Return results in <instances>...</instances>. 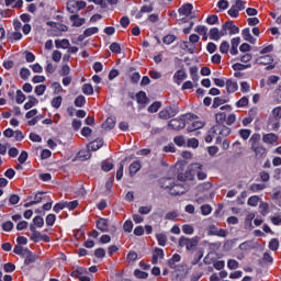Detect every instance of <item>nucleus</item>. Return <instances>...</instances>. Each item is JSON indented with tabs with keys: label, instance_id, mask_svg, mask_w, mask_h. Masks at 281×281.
I'll return each instance as SVG.
<instances>
[{
	"label": "nucleus",
	"instance_id": "obj_43",
	"mask_svg": "<svg viewBox=\"0 0 281 281\" xmlns=\"http://www.w3.org/2000/svg\"><path fill=\"white\" fill-rule=\"evenodd\" d=\"M98 32H99V29L98 27H89V29H87L85 32H83V34H85V36H86V38L87 37H89V36H93V34H98Z\"/></svg>",
	"mask_w": 281,
	"mask_h": 281
},
{
	"label": "nucleus",
	"instance_id": "obj_46",
	"mask_svg": "<svg viewBox=\"0 0 281 281\" xmlns=\"http://www.w3.org/2000/svg\"><path fill=\"white\" fill-rule=\"evenodd\" d=\"M189 168H190L191 172H195L198 175L199 172H201V168H203V166L199 162H195V164L190 165Z\"/></svg>",
	"mask_w": 281,
	"mask_h": 281
},
{
	"label": "nucleus",
	"instance_id": "obj_18",
	"mask_svg": "<svg viewBox=\"0 0 281 281\" xmlns=\"http://www.w3.org/2000/svg\"><path fill=\"white\" fill-rule=\"evenodd\" d=\"M70 21H72V25L75 27H80L81 25H85V18H80L78 14H74L70 16Z\"/></svg>",
	"mask_w": 281,
	"mask_h": 281
},
{
	"label": "nucleus",
	"instance_id": "obj_20",
	"mask_svg": "<svg viewBox=\"0 0 281 281\" xmlns=\"http://www.w3.org/2000/svg\"><path fill=\"white\" fill-rule=\"evenodd\" d=\"M139 170H142V165L139 164V161H134L130 165L131 177H135V175H137V172H139Z\"/></svg>",
	"mask_w": 281,
	"mask_h": 281
},
{
	"label": "nucleus",
	"instance_id": "obj_38",
	"mask_svg": "<svg viewBox=\"0 0 281 281\" xmlns=\"http://www.w3.org/2000/svg\"><path fill=\"white\" fill-rule=\"evenodd\" d=\"M33 225H35L36 227H43L45 225V220L37 215L33 218Z\"/></svg>",
	"mask_w": 281,
	"mask_h": 281
},
{
	"label": "nucleus",
	"instance_id": "obj_35",
	"mask_svg": "<svg viewBox=\"0 0 281 281\" xmlns=\"http://www.w3.org/2000/svg\"><path fill=\"white\" fill-rule=\"evenodd\" d=\"M87 103V99L85 98V95H79L76 98L75 100V106H85V104Z\"/></svg>",
	"mask_w": 281,
	"mask_h": 281
},
{
	"label": "nucleus",
	"instance_id": "obj_61",
	"mask_svg": "<svg viewBox=\"0 0 281 281\" xmlns=\"http://www.w3.org/2000/svg\"><path fill=\"white\" fill-rule=\"evenodd\" d=\"M94 256L95 258H104V256H106V250H104V248H98L94 251Z\"/></svg>",
	"mask_w": 281,
	"mask_h": 281
},
{
	"label": "nucleus",
	"instance_id": "obj_40",
	"mask_svg": "<svg viewBox=\"0 0 281 281\" xmlns=\"http://www.w3.org/2000/svg\"><path fill=\"white\" fill-rule=\"evenodd\" d=\"M170 112L168 111V108H165L159 112V119L160 120H170Z\"/></svg>",
	"mask_w": 281,
	"mask_h": 281
},
{
	"label": "nucleus",
	"instance_id": "obj_7",
	"mask_svg": "<svg viewBox=\"0 0 281 281\" xmlns=\"http://www.w3.org/2000/svg\"><path fill=\"white\" fill-rule=\"evenodd\" d=\"M209 236H220V238H227V231L211 225L209 227Z\"/></svg>",
	"mask_w": 281,
	"mask_h": 281
},
{
	"label": "nucleus",
	"instance_id": "obj_31",
	"mask_svg": "<svg viewBox=\"0 0 281 281\" xmlns=\"http://www.w3.org/2000/svg\"><path fill=\"white\" fill-rule=\"evenodd\" d=\"M82 93L85 95H93V86L86 83L82 86Z\"/></svg>",
	"mask_w": 281,
	"mask_h": 281
},
{
	"label": "nucleus",
	"instance_id": "obj_52",
	"mask_svg": "<svg viewBox=\"0 0 281 281\" xmlns=\"http://www.w3.org/2000/svg\"><path fill=\"white\" fill-rule=\"evenodd\" d=\"M173 142L177 146H186V137L183 136H176Z\"/></svg>",
	"mask_w": 281,
	"mask_h": 281
},
{
	"label": "nucleus",
	"instance_id": "obj_44",
	"mask_svg": "<svg viewBox=\"0 0 281 281\" xmlns=\"http://www.w3.org/2000/svg\"><path fill=\"white\" fill-rule=\"evenodd\" d=\"M175 41H177V36H175V35H166L162 40L165 45H172V43H175Z\"/></svg>",
	"mask_w": 281,
	"mask_h": 281
},
{
	"label": "nucleus",
	"instance_id": "obj_39",
	"mask_svg": "<svg viewBox=\"0 0 281 281\" xmlns=\"http://www.w3.org/2000/svg\"><path fill=\"white\" fill-rule=\"evenodd\" d=\"M269 247L272 251H278V249L280 247V241L278 239L273 238L270 240Z\"/></svg>",
	"mask_w": 281,
	"mask_h": 281
},
{
	"label": "nucleus",
	"instance_id": "obj_54",
	"mask_svg": "<svg viewBox=\"0 0 281 281\" xmlns=\"http://www.w3.org/2000/svg\"><path fill=\"white\" fill-rule=\"evenodd\" d=\"M13 228H14V223H12L10 221L2 224V229L4 232H12Z\"/></svg>",
	"mask_w": 281,
	"mask_h": 281
},
{
	"label": "nucleus",
	"instance_id": "obj_25",
	"mask_svg": "<svg viewBox=\"0 0 281 281\" xmlns=\"http://www.w3.org/2000/svg\"><path fill=\"white\" fill-rule=\"evenodd\" d=\"M229 102V98H222V97H216L214 100H213V109H218V106H221V104H225Z\"/></svg>",
	"mask_w": 281,
	"mask_h": 281
},
{
	"label": "nucleus",
	"instance_id": "obj_16",
	"mask_svg": "<svg viewBox=\"0 0 281 281\" xmlns=\"http://www.w3.org/2000/svg\"><path fill=\"white\" fill-rule=\"evenodd\" d=\"M262 142L265 144H276L278 142V135L270 133L262 136Z\"/></svg>",
	"mask_w": 281,
	"mask_h": 281
},
{
	"label": "nucleus",
	"instance_id": "obj_21",
	"mask_svg": "<svg viewBox=\"0 0 281 281\" xmlns=\"http://www.w3.org/2000/svg\"><path fill=\"white\" fill-rule=\"evenodd\" d=\"M160 184H161V188H164L165 190H172V188L175 187V183L172 182V179L171 178H162L160 180Z\"/></svg>",
	"mask_w": 281,
	"mask_h": 281
},
{
	"label": "nucleus",
	"instance_id": "obj_49",
	"mask_svg": "<svg viewBox=\"0 0 281 281\" xmlns=\"http://www.w3.org/2000/svg\"><path fill=\"white\" fill-rule=\"evenodd\" d=\"M201 212L204 216H207L209 214H212V206H210V204H204L201 206Z\"/></svg>",
	"mask_w": 281,
	"mask_h": 281
},
{
	"label": "nucleus",
	"instance_id": "obj_3",
	"mask_svg": "<svg viewBox=\"0 0 281 281\" xmlns=\"http://www.w3.org/2000/svg\"><path fill=\"white\" fill-rule=\"evenodd\" d=\"M85 8H87V2L82 0H69L67 3V10L70 12V14L80 12V10H85Z\"/></svg>",
	"mask_w": 281,
	"mask_h": 281
},
{
	"label": "nucleus",
	"instance_id": "obj_36",
	"mask_svg": "<svg viewBox=\"0 0 281 281\" xmlns=\"http://www.w3.org/2000/svg\"><path fill=\"white\" fill-rule=\"evenodd\" d=\"M259 210L262 216H267V214H269V204L267 202H261L259 205Z\"/></svg>",
	"mask_w": 281,
	"mask_h": 281
},
{
	"label": "nucleus",
	"instance_id": "obj_23",
	"mask_svg": "<svg viewBox=\"0 0 281 281\" xmlns=\"http://www.w3.org/2000/svg\"><path fill=\"white\" fill-rule=\"evenodd\" d=\"M27 98H29V102L24 104L25 111H30L32 106H36V104H38V99H36L35 97L29 95Z\"/></svg>",
	"mask_w": 281,
	"mask_h": 281
},
{
	"label": "nucleus",
	"instance_id": "obj_51",
	"mask_svg": "<svg viewBox=\"0 0 281 281\" xmlns=\"http://www.w3.org/2000/svg\"><path fill=\"white\" fill-rule=\"evenodd\" d=\"M138 212L139 214H150V212H153V205L140 206Z\"/></svg>",
	"mask_w": 281,
	"mask_h": 281
},
{
	"label": "nucleus",
	"instance_id": "obj_32",
	"mask_svg": "<svg viewBox=\"0 0 281 281\" xmlns=\"http://www.w3.org/2000/svg\"><path fill=\"white\" fill-rule=\"evenodd\" d=\"M136 99L138 104H146V100H147L146 92L144 91L138 92L136 94Z\"/></svg>",
	"mask_w": 281,
	"mask_h": 281
},
{
	"label": "nucleus",
	"instance_id": "obj_33",
	"mask_svg": "<svg viewBox=\"0 0 281 281\" xmlns=\"http://www.w3.org/2000/svg\"><path fill=\"white\" fill-rule=\"evenodd\" d=\"M260 203V198L258 195H252L248 199V205L256 207Z\"/></svg>",
	"mask_w": 281,
	"mask_h": 281
},
{
	"label": "nucleus",
	"instance_id": "obj_56",
	"mask_svg": "<svg viewBox=\"0 0 281 281\" xmlns=\"http://www.w3.org/2000/svg\"><path fill=\"white\" fill-rule=\"evenodd\" d=\"M182 232H183V234L192 235V234H194V227L186 224L182 226Z\"/></svg>",
	"mask_w": 281,
	"mask_h": 281
},
{
	"label": "nucleus",
	"instance_id": "obj_10",
	"mask_svg": "<svg viewBox=\"0 0 281 281\" xmlns=\"http://www.w3.org/2000/svg\"><path fill=\"white\" fill-rule=\"evenodd\" d=\"M256 65H271L273 57L271 55H265L255 60Z\"/></svg>",
	"mask_w": 281,
	"mask_h": 281
},
{
	"label": "nucleus",
	"instance_id": "obj_30",
	"mask_svg": "<svg viewBox=\"0 0 281 281\" xmlns=\"http://www.w3.org/2000/svg\"><path fill=\"white\" fill-rule=\"evenodd\" d=\"M215 120L217 122V125H223L227 120V114H225V112H220L216 114Z\"/></svg>",
	"mask_w": 281,
	"mask_h": 281
},
{
	"label": "nucleus",
	"instance_id": "obj_62",
	"mask_svg": "<svg viewBox=\"0 0 281 281\" xmlns=\"http://www.w3.org/2000/svg\"><path fill=\"white\" fill-rule=\"evenodd\" d=\"M124 232L131 233L133 232V222L132 221H126L123 225Z\"/></svg>",
	"mask_w": 281,
	"mask_h": 281
},
{
	"label": "nucleus",
	"instance_id": "obj_55",
	"mask_svg": "<svg viewBox=\"0 0 281 281\" xmlns=\"http://www.w3.org/2000/svg\"><path fill=\"white\" fill-rule=\"evenodd\" d=\"M266 186L265 184H251L249 187V190H251V192H260V190H265Z\"/></svg>",
	"mask_w": 281,
	"mask_h": 281
},
{
	"label": "nucleus",
	"instance_id": "obj_34",
	"mask_svg": "<svg viewBox=\"0 0 281 281\" xmlns=\"http://www.w3.org/2000/svg\"><path fill=\"white\" fill-rule=\"evenodd\" d=\"M159 109H161V102L156 101L151 105H149L148 111H149V113H157V111H159Z\"/></svg>",
	"mask_w": 281,
	"mask_h": 281
},
{
	"label": "nucleus",
	"instance_id": "obj_4",
	"mask_svg": "<svg viewBox=\"0 0 281 281\" xmlns=\"http://www.w3.org/2000/svg\"><path fill=\"white\" fill-rule=\"evenodd\" d=\"M169 127L173 131H181L186 128V115L169 121Z\"/></svg>",
	"mask_w": 281,
	"mask_h": 281
},
{
	"label": "nucleus",
	"instance_id": "obj_63",
	"mask_svg": "<svg viewBox=\"0 0 281 281\" xmlns=\"http://www.w3.org/2000/svg\"><path fill=\"white\" fill-rule=\"evenodd\" d=\"M60 58H63V53H60L59 50H54L53 52V60L55 63H60Z\"/></svg>",
	"mask_w": 281,
	"mask_h": 281
},
{
	"label": "nucleus",
	"instance_id": "obj_8",
	"mask_svg": "<svg viewBox=\"0 0 281 281\" xmlns=\"http://www.w3.org/2000/svg\"><path fill=\"white\" fill-rule=\"evenodd\" d=\"M169 192L170 194H173V196H178L179 194H186L188 189L183 187V184H173Z\"/></svg>",
	"mask_w": 281,
	"mask_h": 281
},
{
	"label": "nucleus",
	"instance_id": "obj_45",
	"mask_svg": "<svg viewBox=\"0 0 281 281\" xmlns=\"http://www.w3.org/2000/svg\"><path fill=\"white\" fill-rule=\"evenodd\" d=\"M31 71H30V69H27V68H22L21 70H20V76H21V79L22 80H27V78H30V76H31Z\"/></svg>",
	"mask_w": 281,
	"mask_h": 281
},
{
	"label": "nucleus",
	"instance_id": "obj_29",
	"mask_svg": "<svg viewBox=\"0 0 281 281\" xmlns=\"http://www.w3.org/2000/svg\"><path fill=\"white\" fill-rule=\"evenodd\" d=\"M173 78L177 80L178 85H181V81L186 80V78H188V75L183 70H178L175 74Z\"/></svg>",
	"mask_w": 281,
	"mask_h": 281
},
{
	"label": "nucleus",
	"instance_id": "obj_50",
	"mask_svg": "<svg viewBox=\"0 0 281 281\" xmlns=\"http://www.w3.org/2000/svg\"><path fill=\"white\" fill-rule=\"evenodd\" d=\"M134 276L136 278H139L140 280H146V278H148V272H144L142 270H135Z\"/></svg>",
	"mask_w": 281,
	"mask_h": 281
},
{
	"label": "nucleus",
	"instance_id": "obj_47",
	"mask_svg": "<svg viewBox=\"0 0 281 281\" xmlns=\"http://www.w3.org/2000/svg\"><path fill=\"white\" fill-rule=\"evenodd\" d=\"M249 104V99L247 97H243L239 101L236 102L237 108L247 106Z\"/></svg>",
	"mask_w": 281,
	"mask_h": 281
},
{
	"label": "nucleus",
	"instance_id": "obj_15",
	"mask_svg": "<svg viewBox=\"0 0 281 281\" xmlns=\"http://www.w3.org/2000/svg\"><path fill=\"white\" fill-rule=\"evenodd\" d=\"M226 91H227V93H234V92L238 91V83H236L232 79H228L226 81Z\"/></svg>",
	"mask_w": 281,
	"mask_h": 281
},
{
	"label": "nucleus",
	"instance_id": "obj_59",
	"mask_svg": "<svg viewBox=\"0 0 281 281\" xmlns=\"http://www.w3.org/2000/svg\"><path fill=\"white\" fill-rule=\"evenodd\" d=\"M45 89H47V87L45 85L36 86L35 87L36 95H43V93H45Z\"/></svg>",
	"mask_w": 281,
	"mask_h": 281
},
{
	"label": "nucleus",
	"instance_id": "obj_41",
	"mask_svg": "<svg viewBox=\"0 0 281 281\" xmlns=\"http://www.w3.org/2000/svg\"><path fill=\"white\" fill-rule=\"evenodd\" d=\"M157 240H158V244L161 246V247H166V243L168 240V237H166V235L164 234H158L156 236Z\"/></svg>",
	"mask_w": 281,
	"mask_h": 281
},
{
	"label": "nucleus",
	"instance_id": "obj_60",
	"mask_svg": "<svg viewBox=\"0 0 281 281\" xmlns=\"http://www.w3.org/2000/svg\"><path fill=\"white\" fill-rule=\"evenodd\" d=\"M227 267L231 270L238 269V261H236L235 259H229L227 261Z\"/></svg>",
	"mask_w": 281,
	"mask_h": 281
},
{
	"label": "nucleus",
	"instance_id": "obj_6",
	"mask_svg": "<svg viewBox=\"0 0 281 281\" xmlns=\"http://www.w3.org/2000/svg\"><path fill=\"white\" fill-rule=\"evenodd\" d=\"M210 133H214V135H221V137H227L232 133V128L222 125H215L211 128Z\"/></svg>",
	"mask_w": 281,
	"mask_h": 281
},
{
	"label": "nucleus",
	"instance_id": "obj_9",
	"mask_svg": "<svg viewBox=\"0 0 281 281\" xmlns=\"http://www.w3.org/2000/svg\"><path fill=\"white\" fill-rule=\"evenodd\" d=\"M102 146H104V140L98 138L91 143H89V145L87 146L88 150H100V148H102Z\"/></svg>",
	"mask_w": 281,
	"mask_h": 281
},
{
	"label": "nucleus",
	"instance_id": "obj_22",
	"mask_svg": "<svg viewBox=\"0 0 281 281\" xmlns=\"http://www.w3.org/2000/svg\"><path fill=\"white\" fill-rule=\"evenodd\" d=\"M102 128H104V131H112V128H115V119L108 117L106 121L102 124Z\"/></svg>",
	"mask_w": 281,
	"mask_h": 281
},
{
	"label": "nucleus",
	"instance_id": "obj_58",
	"mask_svg": "<svg viewBox=\"0 0 281 281\" xmlns=\"http://www.w3.org/2000/svg\"><path fill=\"white\" fill-rule=\"evenodd\" d=\"M239 135H240L241 139H249V136L251 135V131L250 130H240Z\"/></svg>",
	"mask_w": 281,
	"mask_h": 281
},
{
	"label": "nucleus",
	"instance_id": "obj_28",
	"mask_svg": "<svg viewBox=\"0 0 281 281\" xmlns=\"http://www.w3.org/2000/svg\"><path fill=\"white\" fill-rule=\"evenodd\" d=\"M199 128H203V122L195 121L188 126V133H194V131H199Z\"/></svg>",
	"mask_w": 281,
	"mask_h": 281
},
{
	"label": "nucleus",
	"instance_id": "obj_11",
	"mask_svg": "<svg viewBox=\"0 0 281 281\" xmlns=\"http://www.w3.org/2000/svg\"><path fill=\"white\" fill-rule=\"evenodd\" d=\"M224 30H228L229 34H238L240 32V29L234 25V22L229 20L224 23Z\"/></svg>",
	"mask_w": 281,
	"mask_h": 281
},
{
	"label": "nucleus",
	"instance_id": "obj_2",
	"mask_svg": "<svg viewBox=\"0 0 281 281\" xmlns=\"http://www.w3.org/2000/svg\"><path fill=\"white\" fill-rule=\"evenodd\" d=\"M200 240L201 238L199 237L188 238L186 236H181L179 239V247H186L188 251H192L198 247Z\"/></svg>",
	"mask_w": 281,
	"mask_h": 281
},
{
	"label": "nucleus",
	"instance_id": "obj_1",
	"mask_svg": "<svg viewBox=\"0 0 281 281\" xmlns=\"http://www.w3.org/2000/svg\"><path fill=\"white\" fill-rule=\"evenodd\" d=\"M249 144L250 149L255 153L256 159H262V156L267 154V148L260 143V134H252Z\"/></svg>",
	"mask_w": 281,
	"mask_h": 281
},
{
	"label": "nucleus",
	"instance_id": "obj_57",
	"mask_svg": "<svg viewBox=\"0 0 281 281\" xmlns=\"http://www.w3.org/2000/svg\"><path fill=\"white\" fill-rule=\"evenodd\" d=\"M206 23H209V25H216V23H218V15H210L206 19Z\"/></svg>",
	"mask_w": 281,
	"mask_h": 281
},
{
	"label": "nucleus",
	"instance_id": "obj_12",
	"mask_svg": "<svg viewBox=\"0 0 281 281\" xmlns=\"http://www.w3.org/2000/svg\"><path fill=\"white\" fill-rule=\"evenodd\" d=\"M97 229H100V232H109V220L99 218L97 221Z\"/></svg>",
	"mask_w": 281,
	"mask_h": 281
},
{
	"label": "nucleus",
	"instance_id": "obj_27",
	"mask_svg": "<svg viewBox=\"0 0 281 281\" xmlns=\"http://www.w3.org/2000/svg\"><path fill=\"white\" fill-rule=\"evenodd\" d=\"M210 38L211 41H221V31L217 27L211 29Z\"/></svg>",
	"mask_w": 281,
	"mask_h": 281
},
{
	"label": "nucleus",
	"instance_id": "obj_14",
	"mask_svg": "<svg viewBox=\"0 0 281 281\" xmlns=\"http://www.w3.org/2000/svg\"><path fill=\"white\" fill-rule=\"evenodd\" d=\"M25 251L27 255L25 257L24 265H32L33 262H36V260H38V255H34L27 249H25Z\"/></svg>",
	"mask_w": 281,
	"mask_h": 281
},
{
	"label": "nucleus",
	"instance_id": "obj_24",
	"mask_svg": "<svg viewBox=\"0 0 281 281\" xmlns=\"http://www.w3.org/2000/svg\"><path fill=\"white\" fill-rule=\"evenodd\" d=\"M238 45H240V37H235L232 40V48H231V54L233 56H236L238 54Z\"/></svg>",
	"mask_w": 281,
	"mask_h": 281
},
{
	"label": "nucleus",
	"instance_id": "obj_5",
	"mask_svg": "<svg viewBox=\"0 0 281 281\" xmlns=\"http://www.w3.org/2000/svg\"><path fill=\"white\" fill-rule=\"evenodd\" d=\"M245 1L236 0L235 4H233L232 8L228 10L229 16H233V19H237L238 12H240V10H245Z\"/></svg>",
	"mask_w": 281,
	"mask_h": 281
},
{
	"label": "nucleus",
	"instance_id": "obj_64",
	"mask_svg": "<svg viewBox=\"0 0 281 281\" xmlns=\"http://www.w3.org/2000/svg\"><path fill=\"white\" fill-rule=\"evenodd\" d=\"M272 115L276 120H281V106L274 108L272 110Z\"/></svg>",
	"mask_w": 281,
	"mask_h": 281
},
{
	"label": "nucleus",
	"instance_id": "obj_53",
	"mask_svg": "<svg viewBox=\"0 0 281 281\" xmlns=\"http://www.w3.org/2000/svg\"><path fill=\"white\" fill-rule=\"evenodd\" d=\"M110 49L113 52V54H120L122 52V47L117 43H112L110 45Z\"/></svg>",
	"mask_w": 281,
	"mask_h": 281
},
{
	"label": "nucleus",
	"instance_id": "obj_42",
	"mask_svg": "<svg viewBox=\"0 0 281 281\" xmlns=\"http://www.w3.org/2000/svg\"><path fill=\"white\" fill-rule=\"evenodd\" d=\"M60 104H63V97H56L52 100V106L54 109H60Z\"/></svg>",
	"mask_w": 281,
	"mask_h": 281
},
{
	"label": "nucleus",
	"instance_id": "obj_19",
	"mask_svg": "<svg viewBox=\"0 0 281 281\" xmlns=\"http://www.w3.org/2000/svg\"><path fill=\"white\" fill-rule=\"evenodd\" d=\"M69 40L64 38V40H56L55 41V47H57V49H69Z\"/></svg>",
	"mask_w": 281,
	"mask_h": 281
},
{
	"label": "nucleus",
	"instance_id": "obj_13",
	"mask_svg": "<svg viewBox=\"0 0 281 281\" xmlns=\"http://www.w3.org/2000/svg\"><path fill=\"white\" fill-rule=\"evenodd\" d=\"M192 4L191 3H187L183 4L179 10V14H181L182 16H190V14H192Z\"/></svg>",
	"mask_w": 281,
	"mask_h": 281
},
{
	"label": "nucleus",
	"instance_id": "obj_37",
	"mask_svg": "<svg viewBox=\"0 0 281 281\" xmlns=\"http://www.w3.org/2000/svg\"><path fill=\"white\" fill-rule=\"evenodd\" d=\"M220 52L221 54H227L229 52V42H222V44L220 45Z\"/></svg>",
	"mask_w": 281,
	"mask_h": 281
},
{
	"label": "nucleus",
	"instance_id": "obj_26",
	"mask_svg": "<svg viewBox=\"0 0 281 281\" xmlns=\"http://www.w3.org/2000/svg\"><path fill=\"white\" fill-rule=\"evenodd\" d=\"M78 158L82 159V161H87V159H91V149H82L78 153Z\"/></svg>",
	"mask_w": 281,
	"mask_h": 281
},
{
	"label": "nucleus",
	"instance_id": "obj_17",
	"mask_svg": "<svg viewBox=\"0 0 281 281\" xmlns=\"http://www.w3.org/2000/svg\"><path fill=\"white\" fill-rule=\"evenodd\" d=\"M244 41H248L251 45H256V38L251 36V31L249 29H245L241 32Z\"/></svg>",
	"mask_w": 281,
	"mask_h": 281
},
{
	"label": "nucleus",
	"instance_id": "obj_48",
	"mask_svg": "<svg viewBox=\"0 0 281 281\" xmlns=\"http://www.w3.org/2000/svg\"><path fill=\"white\" fill-rule=\"evenodd\" d=\"M16 103L18 104H23V102H25V95L23 94V91L18 90L16 91Z\"/></svg>",
	"mask_w": 281,
	"mask_h": 281
}]
</instances>
